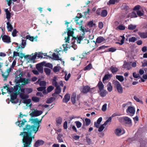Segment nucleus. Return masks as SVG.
I'll use <instances>...</instances> for the list:
<instances>
[{
    "mask_svg": "<svg viewBox=\"0 0 147 147\" xmlns=\"http://www.w3.org/2000/svg\"><path fill=\"white\" fill-rule=\"evenodd\" d=\"M34 123V125H31L27 124L23 128V131L20 133V136H22V143L24 146L22 147H31V144L32 139L34 138V135L33 133L36 134L38 131L42 119L38 120L37 118L35 119H30Z\"/></svg>",
    "mask_w": 147,
    "mask_h": 147,
    "instance_id": "nucleus-1",
    "label": "nucleus"
},
{
    "mask_svg": "<svg viewBox=\"0 0 147 147\" xmlns=\"http://www.w3.org/2000/svg\"><path fill=\"white\" fill-rule=\"evenodd\" d=\"M19 74L18 75H16V79L15 82L16 84H19L20 82L23 83L25 84H28L30 82V80L29 79H26L24 78H22L21 77L22 76V72L20 70L19 71Z\"/></svg>",
    "mask_w": 147,
    "mask_h": 147,
    "instance_id": "nucleus-2",
    "label": "nucleus"
},
{
    "mask_svg": "<svg viewBox=\"0 0 147 147\" xmlns=\"http://www.w3.org/2000/svg\"><path fill=\"white\" fill-rule=\"evenodd\" d=\"M113 83L115 86L118 92L120 94H122L123 92V90L120 83L117 81L114 80Z\"/></svg>",
    "mask_w": 147,
    "mask_h": 147,
    "instance_id": "nucleus-3",
    "label": "nucleus"
},
{
    "mask_svg": "<svg viewBox=\"0 0 147 147\" xmlns=\"http://www.w3.org/2000/svg\"><path fill=\"white\" fill-rule=\"evenodd\" d=\"M84 34L85 33H83V34H82V36H80L79 37L77 36V37H73L72 41L74 40L75 41V40H76L77 43L80 44L81 43V41L84 38Z\"/></svg>",
    "mask_w": 147,
    "mask_h": 147,
    "instance_id": "nucleus-4",
    "label": "nucleus"
},
{
    "mask_svg": "<svg viewBox=\"0 0 147 147\" xmlns=\"http://www.w3.org/2000/svg\"><path fill=\"white\" fill-rule=\"evenodd\" d=\"M42 113V111H35L32 112L30 114V115L32 117H37L41 115Z\"/></svg>",
    "mask_w": 147,
    "mask_h": 147,
    "instance_id": "nucleus-5",
    "label": "nucleus"
},
{
    "mask_svg": "<svg viewBox=\"0 0 147 147\" xmlns=\"http://www.w3.org/2000/svg\"><path fill=\"white\" fill-rule=\"evenodd\" d=\"M123 122L129 125L130 126L132 125V122L131 119L129 117L125 116L123 119Z\"/></svg>",
    "mask_w": 147,
    "mask_h": 147,
    "instance_id": "nucleus-6",
    "label": "nucleus"
},
{
    "mask_svg": "<svg viewBox=\"0 0 147 147\" xmlns=\"http://www.w3.org/2000/svg\"><path fill=\"white\" fill-rule=\"evenodd\" d=\"M18 93L14 92L12 94H11L10 101L12 103H17L14 101V100L16 98L18 95Z\"/></svg>",
    "mask_w": 147,
    "mask_h": 147,
    "instance_id": "nucleus-7",
    "label": "nucleus"
},
{
    "mask_svg": "<svg viewBox=\"0 0 147 147\" xmlns=\"http://www.w3.org/2000/svg\"><path fill=\"white\" fill-rule=\"evenodd\" d=\"M26 122H27V121L25 119H24L21 121H18L15 123L17 125L20 127H21L23 126L25 123Z\"/></svg>",
    "mask_w": 147,
    "mask_h": 147,
    "instance_id": "nucleus-8",
    "label": "nucleus"
},
{
    "mask_svg": "<svg viewBox=\"0 0 147 147\" xmlns=\"http://www.w3.org/2000/svg\"><path fill=\"white\" fill-rule=\"evenodd\" d=\"M67 35L69 36H72L74 34V29L72 28L71 26L70 27H69L68 28H67ZM67 32H65V33H66Z\"/></svg>",
    "mask_w": 147,
    "mask_h": 147,
    "instance_id": "nucleus-9",
    "label": "nucleus"
},
{
    "mask_svg": "<svg viewBox=\"0 0 147 147\" xmlns=\"http://www.w3.org/2000/svg\"><path fill=\"white\" fill-rule=\"evenodd\" d=\"M2 40L4 42L7 43L11 42L10 37L6 35H4L2 37Z\"/></svg>",
    "mask_w": 147,
    "mask_h": 147,
    "instance_id": "nucleus-10",
    "label": "nucleus"
},
{
    "mask_svg": "<svg viewBox=\"0 0 147 147\" xmlns=\"http://www.w3.org/2000/svg\"><path fill=\"white\" fill-rule=\"evenodd\" d=\"M127 112L132 114L131 116H133L135 113V109L134 107L129 106L127 108Z\"/></svg>",
    "mask_w": 147,
    "mask_h": 147,
    "instance_id": "nucleus-11",
    "label": "nucleus"
},
{
    "mask_svg": "<svg viewBox=\"0 0 147 147\" xmlns=\"http://www.w3.org/2000/svg\"><path fill=\"white\" fill-rule=\"evenodd\" d=\"M61 92V88L59 86H58L56 87V88L55 90V92L52 94V96H56L55 95L56 94H59Z\"/></svg>",
    "mask_w": 147,
    "mask_h": 147,
    "instance_id": "nucleus-12",
    "label": "nucleus"
},
{
    "mask_svg": "<svg viewBox=\"0 0 147 147\" xmlns=\"http://www.w3.org/2000/svg\"><path fill=\"white\" fill-rule=\"evenodd\" d=\"M18 85H16L13 87L14 92H16L18 94H20L19 89L21 88V85L20 84H18Z\"/></svg>",
    "mask_w": 147,
    "mask_h": 147,
    "instance_id": "nucleus-13",
    "label": "nucleus"
},
{
    "mask_svg": "<svg viewBox=\"0 0 147 147\" xmlns=\"http://www.w3.org/2000/svg\"><path fill=\"white\" fill-rule=\"evenodd\" d=\"M44 142L42 140H38L35 142L34 144V146L36 147H38L39 146L44 144Z\"/></svg>",
    "mask_w": 147,
    "mask_h": 147,
    "instance_id": "nucleus-14",
    "label": "nucleus"
},
{
    "mask_svg": "<svg viewBox=\"0 0 147 147\" xmlns=\"http://www.w3.org/2000/svg\"><path fill=\"white\" fill-rule=\"evenodd\" d=\"M70 99V95L69 94H66L65 95L62 101L63 102L67 103L69 100Z\"/></svg>",
    "mask_w": 147,
    "mask_h": 147,
    "instance_id": "nucleus-15",
    "label": "nucleus"
},
{
    "mask_svg": "<svg viewBox=\"0 0 147 147\" xmlns=\"http://www.w3.org/2000/svg\"><path fill=\"white\" fill-rule=\"evenodd\" d=\"M138 34L141 38H147V32H139Z\"/></svg>",
    "mask_w": 147,
    "mask_h": 147,
    "instance_id": "nucleus-16",
    "label": "nucleus"
},
{
    "mask_svg": "<svg viewBox=\"0 0 147 147\" xmlns=\"http://www.w3.org/2000/svg\"><path fill=\"white\" fill-rule=\"evenodd\" d=\"M97 86L98 87L100 91H102L104 89V85L102 84V82L100 81L99 82L97 85Z\"/></svg>",
    "mask_w": 147,
    "mask_h": 147,
    "instance_id": "nucleus-17",
    "label": "nucleus"
},
{
    "mask_svg": "<svg viewBox=\"0 0 147 147\" xmlns=\"http://www.w3.org/2000/svg\"><path fill=\"white\" fill-rule=\"evenodd\" d=\"M105 40V39L102 37H98L96 39L95 44H96V43H100L101 42H103Z\"/></svg>",
    "mask_w": 147,
    "mask_h": 147,
    "instance_id": "nucleus-18",
    "label": "nucleus"
},
{
    "mask_svg": "<svg viewBox=\"0 0 147 147\" xmlns=\"http://www.w3.org/2000/svg\"><path fill=\"white\" fill-rule=\"evenodd\" d=\"M20 98L23 100H24L28 98H29V96L28 95L24 93H21L20 94Z\"/></svg>",
    "mask_w": 147,
    "mask_h": 147,
    "instance_id": "nucleus-19",
    "label": "nucleus"
},
{
    "mask_svg": "<svg viewBox=\"0 0 147 147\" xmlns=\"http://www.w3.org/2000/svg\"><path fill=\"white\" fill-rule=\"evenodd\" d=\"M90 88L88 86H86L84 87L82 92L84 93H86L90 90Z\"/></svg>",
    "mask_w": 147,
    "mask_h": 147,
    "instance_id": "nucleus-20",
    "label": "nucleus"
},
{
    "mask_svg": "<svg viewBox=\"0 0 147 147\" xmlns=\"http://www.w3.org/2000/svg\"><path fill=\"white\" fill-rule=\"evenodd\" d=\"M110 70L113 74L118 71V69L117 68L114 67L113 66H111L110 67Z\"/></svg>",
    "mask_w": 147,
    "mask_h": 147,
    "instance_id": "nucleus-21",
    "label": "nucleus"
},
{
    "mask_svg": "<svg viewBox=\"0 0 147 147\" xmlns=\"http://www.w3.org/2000/svg\"><path fill=\"white\" fill-rule=\"evenodd\" d=\"M36 68L41 73H42L43 72V69L42 67L41 64H38L36 65Z\"/></svg>",
    "mask_w": 147,
    "mask_h": 147,
    "instance_id": "nucleus-22",
    "label": "nucleus"
},
{
    "mask_svg": "<svg viewBox=\"0 0 147 147\" xmlns=\"http://www.w3.org/2000/svg\"><path fill=\"white\" fill-rule=\"evenodd\" d=\"M41 63L42 64V65H44L45 66V67H49L51 69H52L53 65L51 63H45V62H43Z\"/></svg>",
    "mask_w": 147,
    "mask_h": 147,
    "instance_id": "nucleus-23",
    "label": "nucleus"
},
{
    "mask_svg": "<svg viewBox=\"0 0 147 147\" xmlns=\"http://www.w3.org/2000/svg\"><path fill=\"white\" fill-rule=\"evenodd\" d=\"M5 11L6 15V18L7 19L10 18L11 17V13L8 9H5Z\"/></svg>",
    "mask_w": 147,
    "mask_h": 147,
    "instance_id": "nucleus-24",
    "label": "nucleus"
},
{
    "mask_svg": "<svg viewBox=\"0 0 147 147\" xmlns=\"http://www.w3.org/2000/svg\"><path fill=\"white\" fill-rule=\"evenodd\" d=\"M7 28L8 29V31L9 32H11L13 30V26L11 25V24L9 23V22H7Z\"/></svg>",
    "mask_w": 147,
    "mask_h": 147,
    "instance_id": "nucleus-25",
    "label": "nucleus"
},
{
    "mask_svg": "<svg viewBox=\"0 0 147 147\" xmlns=\"http://www.w3.org/2000/svg\"><path fill=\"white\" fill-rule=\"evenodd\" d=\"M112 76V75L111 74H106L103 78V82H104L105 80H108Z\"/></svg>",
    "mask_w": 147,
    "mask_h": 147,
    "instance_id": "nucleus-26",
    "label": "nucleus"
},
{
    "mask_svg": "<svg viewBox=\"0 0 147 147\" xmlns=\"http://www.w3.org/2000/svg\"><path fill=\"white\" fill-rule=\"evenodd\" d=\"M62 118L60 117H59L56 119V122L57 123L56 125L57 126H59L60 125L62 122Z\"/></svg>",
    "mask_w": 147,
    "mask_h": 147,
    "instance_id": "nucleus-27",
    "label": "nucleus"
},
{
    "mask_svg": "<svg viewBox=\"0 0 147 147\" xmlns=\"http://www.w3.org/2000/svg\"><path fill=\"white\" fill-rule=\"evenodd\" d=\"M57 78L56 77H54V78L52 80V84L54 86H57V82L56 81Z\"/></svg>",
    "mask_w": 147,
    "mask_h": 147,
    "instance_id": "nucleus-28",
    "label": "nucleus"
},
{
    "mask_svg": "<svg viewBox=\"0 0 147 147\" xmlns=\"http://www.w3.org/2000/svg\"><path fill=\"white\" fill-rule=\"evenodd\" d=\"M107 12L106 10H102L101 12L100 16L102 17H105L107 15Z\"/></svg>",
    "mask_w": 147,
    "mask_h": 147,
    "instance_id": "nucleus-29",
    "label": "nucleus"
},
{
    "mask_svg": "<svg viewBox=\"0 0 147 147\" xmlns=\"http://www.w3.org/2000/svg\"><path fill=\"white\" fill-rule=\"evenodd\" d=\"M52 56L53 57V59L56 60H61V58L59 59V55H56V54L54 53L52 54Z\"/></svg>",
    "mask_w": 147,
    "mask_h": 147,
    "instance_id": "nucleus-30",
    "label": "nucleus"
},
{
    "mask_svg": "<svg viewBox=\"0 0 147 147\" xmlns=\"http://www.w3.org/2000/svg\"><path fill=\"white\" fill-rule=\"evenodd\" d=\"M121 130L120 129H116L115 131V133L117 136L120 135L121 132Z\"/></svg>",
    "mask_w": 147,
    "mask_h": 147,
    "instance_id": "nucleus-31",
    "label": "nucleus"
},
{
    "mask_svg": "<svg viewBox=\"0 0 147 147\" xmlns=\"http://www.w3.org/2000/svg\"><path fill=\"white\" fill-rule=\"evenodd\" d=\"M40 98L36 97L33 96L32 98V100L36 102H38L39 101Z\"/></svg>",
    "mask_w": 147,
    "mask_h": 147,
    "instance_id": "nucleus-32",
    "label": "nucleus"
},
{
    "mask_svg": "<svg viewBox=\"0 0 147 147\" xmlns=\"http://www.w3.org/2000/svg\"><path fill=\"white\" fill-rule=\"evenodd\" d=\"M107 87L108 90L110 92H111L113 89L111 83L110 82H109L108 84L107 85Z\"/></svg>",
    "mask_w": 147,
    "mask_h": 147,
    "instance_id": "nucleus-33",
    "label": "nucleus"
},
{
    "mask_svg": "<svg viewBox=\"0 0 147 147\" xmlns=\"http://www.w3.org/2000/svg\"><path fill=\"white\" fill-rule=\"evenodd\" d=\"M55 98L51 97L48 99L47 100L46 103L47 104H49L51 103L53 101L55 100Z\"/></svg>",
    "mask_w": 147,
    "mask_h": 147,
    "instance_id": "nucleus-34",
    "label": "nucleus"
},
{
    "mask_svg": "<svg viewBox=\"0 0 147 147\" xmlns=\"http://www.w3.org/2000/svg\"><path fill=\"white\" fill-rule=\"evenodd\" d=\"M116 78L120 82H122L124 80L123 77L122 76L116 75Z\"/></svg>",
    "mask_w": 147,
    "mask_h": 147,
    "instance_id": "nucleus-35",
    "label": "nucleus"
},
{
    "mask_svg": "<svg viewBox=\"0 0 147 147\" xmlns=\"http://www.w3.org/2000/svg\"><path fill=\"white\" fill-rule=\"evenodd\" d=\"M82 17V15L81 13L79 14V16H76L75 19L74 20V22L76 23V24H79V23L78 22L79 19Z\"/></svg>",
    "mask_w": 147,
    "mask_h": 147,
    "instance_id": "nucleus-36",
    "label": "nucleus"
},
{
    "mask_svg": "<svg viewBox=\"0 0 147 147\" xmlns=\"http://www.w3.org/2000/svg\"><path fill=\"white\" fill-rule=\"evenodd\" d=\"M136 25L130 24L128 26V28L129 30H133L136 28Z\"/></svg>",
    "mask_w": 147,
    "mask_h": 147,
    "instance_id": "nucleus-37",
    "label": "nucleus"
},
{
    "mask_svg": "<svg viewBox=\"0 0 147 147\" xmlns=\"http://www.w3.org/2000/svg\"><path fill=\"white\" fill-rule=\"evenodd\" d=\"M87 25L89 27H92L93 26H95L96 24L93 23V21H90L88 22Z\"/></svg>",
    "mask_w": 147,
    "mask_h": 147,
    "instance_id": "nucleus-38",
    "label": "nucleus"
},
{
    "mask_svg": "<svg viewBox=\"0 0 147 147\" xmlns=\"http://www.w3.org/2000/svg\"><path fill=\"white\" fill-rule=\"evenodd\" d=\"M33 90L32 88H25V92L27 94H29L32 92Z\"/></svg>",
    "mask_w": 147,
    "mask_h": 147,
    "instance_id": "nucleus-39",
    "label": "nucleus"
},
{
    "mask_svg": "<svg viewBox=\"0 0 147 147\" xmlns=\"http://www.w3.org/2000/svg\"><path fill=\"white\" fill-rule=\"evenodd\" d=\"M31 102V99H24L23 100V102L26 104L27 105L29 104Z\"/></svg>",
    "mask_w": 147,
    "mask_h": 147,
    "instance_id": "nucleus-40",
    "label": "nucleus"
},
{
    "mask_svg": "<svg viewBox=\"0 0 147 147\" xmlns=\"http://www.w3.org/2000/svg\"><path fill=\"white\" fill-rule=\"evenodd\" d=\"M60 68L61 67H60L59 66H55L54 67L53 69V71L54 72L56 73L57 72L59 71Z\"/></svg>",
    "mask_w": 147,
    "mask_h": 147,
    "instance_id": "nucleus-41",
    "label": "nucleus"
},
{
    "mask_svg": "<svg viewBox=\"0 0 147 147\" xmlns=\"http://www.w3.org/2000/svg\"><path fill=\"white\" fill-rule=\"evenodd\" d=\"M75 123L76 124V125L77 128H79L81 127L82 123L78 121H76Z\"/></svg>",
    "mask_w": 147,
    "mask_h": 147,
    "instance_id": "nucleus-42",
    "label": "nucleus"
},
{
    "mask_svg": "<svg viewBox=\"0 0 147 147\" xmlns=\"http://www.w3.org/2000/svg\"><path fill=\"white\" fill-rule=\"evenodd\" d=\"M85 121L86 122V125L87 126H88L91 123V120L88 118H86L85 119Z\"/></svg>",
    "mask_w": 147,
    "mask_h": 147,
    "instance_id": "nucleus-43",
    "label": "nucleus"
},
{
    "mask_svg": "<svg viewBox=\"0 0 147 147\" xmlns=\"http://www.w3.org/2000/svg\"><path fill=\"white\" fill-rule=\"evenodd\" d=\"M106 125H104V123L101 125L99 127H98V131L100 132H101L105 128L104 126Z\"/></svg>",
    "mask_w": 147,
    "mask_h": 147,
    "instance_id": "nucleus-44",
    "label": "nucleus"
},
{
    "mask_svg": "<svg viewBox=\"0 0 147 147\" xmlns=\"http://www.w3.org/2000/svg\"><path fill=\"white\" fill-rule=\"evenodd\" d=\"M137 40L136 38L134 37H131L129 39V42H134Z\"/></svg>",
    "mask_w": 147,
    "mask_h": 147,
    "instance_id": "nucleus-45",
    "label": "nucleus"
},
{
    "mask_svg": "<svg viewBox=\"0 0 147 147\" xmlns=\"http://www.w3.org/2000/svg\"><path fill=\"white\" fill-rule=\"evenodd\" d=\"M27 39H29L31 41H33L35 39V38L33 36H30L29 35H28L26 36Z\"/></svg>",
    "mask_w": 147,
    "mask_h": 147,
    "instance_id": "nucleus-46",
    "label": "nucleus"
},
{
    "mask_svg": "<svg viewBox=\"0 0 147 147\" xmlns=\"http://www.w3.org/2000/svg\"><path fill=\"white\" fill-rule=\"evenodd\" d=\"M54 89V87L51 86H49L47 89V92H50L53 90Z\"/></svg>",
    "mask_w": 147,
    "mask_h": 147,
    "instance_id": "nucleus-47",
    "label": "nucleus"
},
{
    "mask_svg": "<svg viewBox=\"0 0 147 147\" xmlns=\"http://www.w3.org/2000/svg\"><path fill=\"white\" fill-rule=\"evenodd\" d=\"M44 71L46 74L49 75L51 73V70L48 68H45L44 69Z\"/></svg>",
    "mask_w": 147,
    "mask_h": 147,
    "instance_id": "nucleus-48",
    "label": "nucleus"
},
{
    "mask_svg": "<svg viewBox=\"0 0 147 147\" xmlns=\"http://www.w3.org/2000/svg\"><path fill=\"white\" fill-rule=\"evenodd\" d=\"M76 95L74 96V95L71 96V101L73 104H74L75 103L76 101Z\"/></svg>",
    "mask_w": 147,
    "mask_h": 147,
    "instance_id": "nucleus-49",
    "label": "nucleus"
},
{
    "mask_svg": "<svg viewBox=\"0 0 147 147\" xmlns=\"http://www.w3.org/2000/svg\"><path fill=\"white\" fill-rule=\"evenodd\" d=\"M117 28L120 30H124L125 29V26L122 25H120L117 27Z\"/></svg>",
    "mask_w": 147,
    "mask_h": 147,
    "instance_id": "nucleus-50",
    "label": "nucleus"
},
{
    "mask_svg": "<svg viewBox=\"0 0 147 147\" xmlns=\"http://www.w3.org/2000/svg\"><path fill=\"white\" fill-rule=\"evenodd\" d=\"M92 67V66L91 64V63H90L85 67L84 70H90L91 69Z\"/></svg>",
    "mask_w": 147,
    "mask_h": 147,
    "instance_id": "nucleus-51",
    "label": "nucleus"
},
{
    "mask_svg": "<svg viewBox=\"0 0 147 147\" xmlns=\"http://www.w3.org/2000/svg\"><path fill=\"white\" fill-rule=\"evenodd\" d=\"M100 92V94L102 97H104L106 95L107 93L105 90H102Z\"/></svg>",
    "mask_w": 147,
    "mask_h": 147,
    "instance_id": "nucleus-52",
    "label": "nucleus"
},
{
    "mask_svg": "<svg viewBox=\"0 0 147 147\" xmlns=\"http://www.w3.org/2000/svg\"><path fill=\"white\" fill-rule=\"evenodd\" d=\"M71 75L70 73H69L67 76V74H65V79L66 81H68L71 76Z\"/></svg>",
    "mask_w": 147,
    "mask_h": 147,
    "instance_id": "nucleus-53",
    "label": "nucleus"
},
{
    "mask_svg": "<svg viewBox=\"0 0 147 147\" xmlns=\"http://www.w3.org/2000/svg\"><path fill=\"white\" fill-rule=\"evenodd\" d=\"M46 87L45 86H41L37 88V90L39 91H42L45 89Z\"/></svg>",
    "mask_w": 147,
    "mask_h": 147,
    "instance_id": "nucleus-54",
    "label": "nucleus"
},
{
    "mask_svg": "<svg viewBox=\"0 0 147 147\" xmlns=\"http://www.w3.org/2000/svg\"><path fill=\"white\" fill-rule=\"evenodd\" d=\"M111 120L112 118L111 117H110L104 123V125H106L109 122H111Z\"/></svg>",
    "mask_w": 147,
    "mask_h": 147,
    "instance_id": "nucleus-55",
    "label": "nucleus"
},
{
    "mask_svg": "<svg viewBox=\"0 0 147 147\" xmlns=\"http://www.w3.org/2000/svg\"><path fill=\"white\" fill-rule=\"evenodd\" d=\"M108 47H109L108 46H105V45H102V46H100V47H98L97 49V50L98 51V50H101L102 49H105L106 48H107Z\"/></svg>",
    "mask_w": 147,
    "mask_h": 147,
    "instance_id": "nucleus-56",
    "label": "nucleus"
},
{
    "mask_svg": "<svg viewBox=\"0 0 147 147\" xmlns=\"http://www.w3.org/2000/svg\"><path fill=\"white\" fill-rule=\"evenodd\" d=\"M107 104L106 103H105L104 104L102 107V110L103 111H105L107 110Z\"/></svg>",
    "mask_w": 147,
    "mask_h": 147,
    "instance_id": "nucleus-57",
    "label": "nucleus"
},
{
    "mask_svg": "<svg viewBox=\"0 0 147 147\" xmlns=\"http://www.w3.org/2000/svg\"><path fill=\"white\" fill-rule=\"evenodd\" d=\"M18 56H20V53L14 51L13 52V58L14 57H17Z\"/></svg>",
    "mask_w": 147,
    "mask_h": 147,
    "instance_id": "nucleus-58",
    "label": "nucleus"
},
{
    "mask_svg": "<svg viewBox=\"0 0 147 147\" xmlns=\"http://www.w3.org/2000/svg\"><path fill=\"white\" fill-rule=\"evenodd\" d=\"M134 99L138 102H142V101L140 100L136 96H135L134 97Z\"/></svg>",
    "mask_w": 147,
    "mask_h": 147,
    "instance_id": "nucleus-59",
    "label": "nucleus"
},
{
    "mask_svg": "<svg viewBox=\"0 0 147 147\" xmlns=\"http://www.w3.org/2000/svg\"><path fill=\"white\" fill-rule=\"evenodd\" d=\"M116 50V49L115 47H111L108 49V51L109 52H114Z\"/></svg>",
    "mask_w": 147,
    "mask_h": 147,
    "instance_id": "nucleus-60",
    "label": "nucleus"
},
{
    "mask_svg": "<svg viewBox=\"0 0 147 147\" xmlns=\"http://www.w3.org/2000/svg\"><path fill=\"white\" fill-rule=\"evenodd\" d=\"M86 142L88 143V144H90L91 143V142L90 138H89V136H86Z\"/></svg>",
    "mask_w": 147,
    "mask_h": 147,
    "instance_id": "nucleus-61",
    "label": "nucleus"
},
{
    "mask_svg": "<svg viewBox=\"0 0 147 147\" xmlns=\"http://www.w3.org/2000/svg\"><path fill=\"white\" fill-rule=\"evenodd\" d=\"M75 42V41L74 40V41L72 42L71 43L72 44V45L71 47L74 50H76L77 49V46L76 44H74Z\"/></svg>",
    "mask_w": 147,
    "mask_h": 147,
    "instance_id": "nucleus-62",
    "label": "nucleus"
},
{
    "mask_svg": "<svg viewBox=\"0 0 147 147\" xmlns=\"http://www.w3.org/2000/svg\"><path fill=\"white\" fill-rule=\"evenodd\" d=\"M46 85V82L44 81H41L39 83V85L41 86H45Z\"/></svg>",
    "mask_w": 147,
    "mask_h": 147,
    "instance_id": "nucleus-63",
    "label": "nucleus"
},
{
    "mask_svg": "<svg viewBox=\"0 0 147 147\" xmlns=\"http://www.w3.org/2000/svg\"><path fill=\"white\" fill-rule=\"evenodd\" d=\"M18 32L16 29H14L12 32V35L13 37H15L16 36V34Z\"/></svg>",
    "mask_w": 147,
    "mask_h": 147,
    "instance_id": "nucleus-64",
    "label": "nucleus"
}]
</instances>
